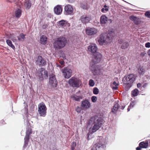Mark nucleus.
I'll use <instances>...</instances> for the list:
<instances>
[{"instance_id": "obj_17", "label": "nucleus", "mask_w": 150, "mask_h": 150, "mask_svg": "<svg viewBox=\"0 0 150 150\" xmlns=\"http://www.w3.org/2000/svg\"><path fill=\"white\" fill-rule=\"evenodd\" d=\"M130 19L133 21L134 23L137 25L139 24L140 23V21L139 18L137 17L133 16L129 17Z\"/></svg>"}, {"instance_id": "obj_45", "label": "nucleus", "mask_w": 150, "mask_h": 150, "mask_svg": "<svg viewBox=\"0 0 150 150\" xmlns=\"http://www.w3.org/2000/svg\"><path fill=\"white\" fill-rule=\"evenodd\" d=\"M81 110V108L79 107H77L76 109V111L78 112L79 113L80 112Z\"/></svg>"}, {"instance_id": "obj_51", "label": "nucleus", "mask_w": 150, "mask_h": 150, "mask_svg": "<svg viewBox=\"0 0 150 150\" xmlns=\"http://www.w3.org/2000/svg\"><path fill=\"white\" fill-rule=\"evenodd\" d=\"M118 43L120 44L122 43L123 42V40L122 39L119 40H118Z\"/></svg>"}, {"instance_id": "obj_23", "label": "nucleus", "mask_w": 150, "mask_h": 150, "mask_svg": "<svg viewBox=\"0 0 150 150\" xmlns=\"http://www.w3.org/2000/svg\"><path fill=\"white\" fill-rule=\"evenodd\" d=\"M47 38L45 35H42L41 36L40 39V43L43 45H45L47 43Z\"/></svg>"}, {"instance_id": "obj_36", "label": "nucleus", "mask_w": 150, "mask_h": 150, "mask_svg": "<svg viewBox=\"0 0 150 150\" xmlns=\"http://www.w3.org/2000/svg\"><path fill=\"white\" fill-rule=\"evenodd\" d=\"M90 69L92 71V72L93 73L94 72V60L92 59V62L90 63Z\"/></svg>"}, {"instance_id": "obj_46", "label": "nucleus", "mask_w": 150, "mask_h": 150, "mask_svg": "<svg viewBox=\"0 0 150 150\" xmlns=\"http://www.w3.org/2000/svg\"><path fill=\"white\" fill-rule=\"evenodd\" d=\"M145 47L146 48L150 47V42H148L145 44Z\"/></svg>"}, {"instance_id": "obj_52", "label": "nucleus", "mask_w": 150, "mask_h": 150, "mask_svg": "<svg viewBox=\"0 0 150 150\" xmlns=\"http://www.w3.org/2000/svg\"><path fill=\"white\" fill-rule=\"evenodd\" d=\"M48 26V25L47 24L43 25L42 26V28L44 29L46 28Z\"/></svg>"}, {"instance_id": "obj_49", "label": "nucleus", "mask_w": 150, "mask_h": 150, "mask_svg": "<svg viewBox=\"0 0 150 150\" xmlns=\"http://www.w3.org/2000/svg\"><path fill=\"white\" fill-rule=\"evenodd\" d=\"M0 124H5V122L4 121V120H2L0 121Z\"/></svg>"}, {"instance_id": "obj_39", "label": "nucleus", "mask_w": 150, "mask_h": 150, "mask_svg": "<svg viewBox=\"0 0 150 150\" xmlns=\"http://www.w3.org/2000/svg\"><path fill=\"white\" fill-rule=\"evenodd\" d=\"M25 5L26 8L29 9L31 6V4L29 1H27L26 2Z\"/></svg>"}, {"instance_id": "obj_27", "label": "nucleus", "mask_w": 150, "mask_h": 150, "mask_svg": "<svg viewBox=\"0 0 150 150\" xmlns=\"http://www.w3.org/2000/svg\"><path fill=\"white\" fill-rule=\"evenodd\" d=\"M86 31V34L88 35H92L94 34V29L92 28H87Z\"/></svg>"}, {"instance_id": "obj_48", "label": "nucleus", "mask_w": 150, "mask_h": 150, "mask_svg": "<svg viewBox=\"0 0 150 150\" xmlns=\"http://www.w3.org/2000/svg\"><path fill=\"white\" fill-rule=\"evenodd\" d=\"M70 25L69 23H68L66 21L65 26L69 27Z\"/></svg>"}, {"instance_id": "obj_53", "label": "nucleus", "mask_w": 150, "mask_h": 150, "mask_svg": "<svg viewBox=\"0 0 150 150\" xmlns=\"http://www.w3.org/2000/svg\"><path fill=\"white\" fill-rule=\"evenodd\" d=\"M137 87L138 88H139L141 86V84L140 83H138L137 85Z\"/></svg>"}, {"instance_id": "obj_29", "label": "nucleus", "mask_w": 150, "mask_h": 150, "mask_svg": "<svg viewBox=\"0 0 150 150\" xmlns=\"http://www.w3.org/2000/svg\"><path fill=\"white\" fill-rule=\"evenodd\" d=\"M6 42L7 44L10 47H11L13 50H15V48L14 45H13L11 41L9 40H7Z\"/></svg>"}, {"instance_id": "obj_19", "label": "nucleus", "mask_w": 150, "mask_h": 150, "mask_svg": "<svg viewBox=\"0 0 150 150\" xmlns=\"http://www.w3.org/2000/svg\"><path fill=\"white\" fill-rule=\"evenodd\" d=\"M91 20V18L89 17L82 16L81 17V21L83 23L86 24L89 22Z\"/></svg>"}, {"instance_id": "obj_25", "label": "nucleus", "mask_w": 150, "mask_h": 150, "mask_svg": "<svg viewBox=\"0 0 150 150\" xmlns=\"http://www.w3.org/2000/svg\"><path fill=\"white\" fill-rule=\"evenodd\" d=\"M148 141L146 140L145 142H141L139 144V146L142 148H146L148 146Z\"/></svg>"}, {"instance_id": "obj_55", "label": "nucleus", "mask_w": 150, "mask_h": 150, "mask_svg": "<svg viewBox=\"0 0 150 150\" xmlns=\"http://www.w3.org/2000/svg\"><path fill=\"white\" fill-rule=\"evenodd\" d=\"M11 40H12V41L13 42L16 41L17 40L16 39H15V38H12L11 39Z\"/></svg>"}, {"instance_id": "obj_38", "label": "nucleus", "mask_w": 150, "mask_h": 150, "mask_svg": "<svg viewBox=\"0 0 150 150\" xmlns=\"http://www.w3.org/2000/svg\"><path fill=\"white\" fill-rule=\"evenodd\" d=\"M32 133V129L30 128H28L26 132V134L30 135Z\"/></svg>"}, {"instance_id": "obj_58", "label": "nucleus", "mask_w": 150, "mask_h": 150, "mask_svg": "<svg viewBox=\"0 0 150 150\" xmlns=\"http://www.w3.org/2000/svg\"><path fill=\"white\" fill-rule=\"evenodd\" d=\"M125 106H122L120 108L122 110H123V109H124V108H125Z\"/></svg>"}, {"instance_id": "obj_30", "label": "nucleus", "mask_w": 150, "mask_h": 150, "mask_svg": "<svg viewBox=\"0 0 150 150\" xmlns=\"http://www.w3.org/2000/svg\"><path fill=\"white\" fill-rule=\"evenodd\" d=\"M72 98L76 101H79L80 99L82 98L81 96H77L76 95H74L71 97Z\"/></svg>"}, {"instance_id": "obj_56", "label": "nucleus", "mask_w": 150, "mask_h": 150, "mask_svg": "<svg viewBox=\"0 0 150 150\" xmlns=\"http://www.w3.org/2000/svg\"><path fill=\"white\" fill-rule=\"evenodd\" d=\"M141 148H142L140 147H138L136 148V150H141Z\"/></svg>"}, {"instance_id": "obj_9", "label": "nucleus", "mask_w": 150, "mask_h": 150, "mask_svg": "<svg viewBox=\"0 0 150 150\" xmlns=\"http://www.w3.org/2000/svg\"><path fill=\"white\" fill-rule=\"evenodd\" d=\"M105 34H101L98 38V41L99 44L102 45L108 44Z\"/></svg>"}, {"instance_id": "obj_62", "label": "nucleus", "mask_w": 150, "mask_h": 150, "mask_svg": "<svg viewBox=\"0 0 150 150\" xmlns=\"http://www.w3.org/2000/svg\"><path fill=\"white\" fill-rule=\"evenodd\" d=\"M97 100V98L96 96H94V102L96 101Z\"/></svg>"}, {"instance_id": "obj_24", "label": "nucleus", "mask_w": 150, "mask_h": 150, "mask_svg": "<svg viewBox=\"0 0 150 150\" xmlns=\"http://www.w3.org/2000/svg\"><path fill=\"white\" fill-rule=\"evenodd\" d=\"M88 52L90 54L94 55V44H92L88 47Z\"/></svg>"}, {"instance_id": "obj_37", "label": "nucleus", "mask_w": 150, "mask_h": 150, "mask_svg": "<svg viewBox=\"0 0 150 150\" xmlns=\"http://www.w3.org/2000/svg\"><path fill=\"white\" fill-rule=\"evenodd\" d=\"M113 84L115 86L112 87V89L113 90H117L118 89L117 86L119 85V83L116 82V81H114L113 82Z\"/></svg>"}, {"instance_id": "obj_5", "label": "nucleus", "mask_w": 150, "mask_h": 150, "mask_svg": "<svg viewBox=\"0 0 150 150\" xmlns=\"http://www.w3.org/2000/svg\"><path fill=\"white\" fill-rule=\"evenodd\" d=\"M47 108L44 103H40L38 105V111L40 116L45 117L46 115Z\"/></svg>"}, {"instance_id": "obj_64", "label": "nucleus", "mask_w": 150, "mask_h": 150, "mask_svg": "<svg viewBox=\"0 0 150 150\" xmlns=\"http://www.w3.org/2000/svg\"><path fill=\"white\" fill-rule=\"evenodd\" d=\"M90 125L89 124H88L87 126V128H90Z\"/></svg>"}, {"instance_id": "obj_18", "label": "nucleus", "mask_w": 150, "mask_h": 150, "mask_svg": "<svg viewBox=\"0 0 150 150\" xmlns=\"http://www.w3.org/2000/svg\"><path fill=\"white\" fill-rule=\"evenodd\" d=\"M93 123H92L91 125L92 127L89 128V132L87 134L88 140H89L93 137L92 136V135L94 132V126H93Z\"/></svg>"}, {"instance_id": "obj_8", "label": "nucleus", "mask_w": 150, "mask_h": 150, "mask_svg": "<svg viewBox=\"0 0 150 150\" xmlns=\"http://www.w3.org/2000/svg\"><path fill=\"white\" fill-rule=\"evenodd\" d=\"M36 62L37 65L40 66H45L47 64L46 60L40 56L38 57Z\"/></svg>"}, {"instance_id": "obj_31", "label": "nucleus", "mask_w": 150, "mask_h": 150, "mask_svg": "<svg viewBox=\"0 0 150 150\" xmlns=\"http://www.w3.org/2000/svg\"><path fill=\"white\" fill-rule=\"evenodd\" d=\"M119 108V106L118 104L116 103L115 104L113 107V108L112 109V112L115 113L118 110Z\"/></svg>"}, {"instance_id": "obj_63", "label": "nucleus", "mask_w": 150, "mask_h": 150, "mask_svg": "<svg viewBox=\"0 0 150 150\" xmlns=\"http://www.w3.org/2000/svg\"><path fill=\"white\" fill-rule=\"evenodd\" d=\"M147 85V84L145 83L144 85L143 86V87L144 88H145L146 86Z\"/></svg>"}, {"instance_id": "obj_54", "label": "nucleus", "mask_w": 150, "mask_h": 150, "mask_svg": "<svg viewBox=\"0 0 150 150\" xmlns=\"http://www.w3.org/2000/svg\"><path fill=\"white\" fill-rule=\"evenodd\" d=\"M59 63L61 65H62L64 64V62L63 61H60Z\"/></svg>"}, {"instance_id": "obj_32", "label": "nucleus", "mask_w": 150, "mask_h": 150, "mask_svg": "<svg viewBox=\"0 0 150 150\" xmlns=\"http://www.w3.org/2000/svg\"><path fill=\"white\" fill-rule=\"evenodd\" d=\"M145 71V69L143 67H140L138 69V72L140 74H144Z\"/></svg>"}, {"instance_id": "obj_10", "label": "nucleus", "mask_w": 150, "mask_h": 150, "mask_svg": "<svg viewBox=\"0 0 150 150\" xmlns=\"http://www.w3.org/2000/svg\"><path fill=\"white\" fill-rule=\"evenodd\" d=\"M62 73H63L64 77L68 79L71 75L72 70L70 69L65 68L63 69Z\"/></svg>"}, {"instance_id": "obj_13", "label": "nucleus", "mask_w": 150, "mask_h": 150, "mask_svg": "<svg viewBox=\"0 0 150 150\" xmlns=\"http://www.w3.org/2000/svg\"><path fill=\"white\" fill-rule=\"evenodd\" d=\"M102 54L98 52H94V64L99 63L102 59Z\"/></svg>"}, {"instance_id": "obj_44", "label": "nucleus", "mask_w": 150, "mask_h": 150, "mask_svg": "<svg viewBox=\"0 0 150 150\" xmlns=\"http://www.w3.org/2000/svg\"><path fill=\"white\" fill-rule=\"evenodd\" d=\"M108 11V9L106 8H103L101 9V11L103 12H105L106 11Z\"/></svg>"}, {"instance_id": "obj_61", "label": "nucleus", "mask_w": 150, "mask_h": 150, "mask_svg": "<svg viewBox=\"0 0 150 150\" xmlns=\"http://www.w3.org/2000/svg\"><path fill=\"white\" fill-rule=\"evenodd\" d=\"M148 54L149 57H150V49L148 51Z\"/></svg>"}, {"instance_id": "obj_42", "label": "nucleus", "mask_w": 150, "mask_h": 150, "mask_svg": "<svg viewBox=\"0 0 150 150\" xmlns=\"http://www.w3.org/2000/svg\"><path fill=\"white\" fill-rule=\"evenodd\" d=\"M145 15L148 18H150V11H146L145 13Z\"/></svg>"}, {"instance_id": "obj_20", "label": "nucleus", "mask_w": 150, "mask_h": 150, "mask_svg": "<svg viewBox=\"0 0 150 150\" xmlns=\"http://www.w3.org/2000/svg\"><path fill=\"white\" fill-rule=\"evenodd\" d=\"M30 135L26 134V135L24 138V144L23 146V149H24L26 147L28 144L29 139H30Z\"/></svg>"}, {"instance_id": "obj_28", "label": "nucleus", "mask_w": 150, "mask_h": 150, "mask_svg": "<svg viewBox=\"0 0 150 150\" xmlns=\"http://www.w3.org/2000/svg\"><path fill=\"white\" fill-rule=\"evenodd\" d=\"M25 35H24L23 33L20 34L19 36H17L18 41H23L25 38Z\"/></svg>"}, {"instance_id": "obj_60", "label": "nucleus", "mask_w": 150, "mask_h": 150, "mask_svg": "<svg viewBox=\"0 0 150 150\" xmlns=\"http://www.w3.org/2000/svg\"><path fill=\"white\" fill-rule=\"evenodd\" d=\"M56 64H57V67H61V66L59 64H58L57 63Z\"/></svg>"}, {"instance_id": "obj_34", "label": "nucleus", "mask_w": 150, "mask_h": 150, "mask_svg": "<svg viewBox=\"0 0 150 150\" xmlns=\"http://www.w3.org/2000/svg\"><path fill=\"white\" fill-rule=\"evenodd\" d=\"M139 91L137 89H134L132 92V95L133 96H137L139 94Z\"/></svg>"}, {"instance_id": "obj_21", "label": "nucleus", "mask_w": 150, "mask_h": 150, "mask_svg": "<svg viewBox=\"0 0 150 150\" xmlns=\"http://www.w3.org/2000/svg\"><path fill=\"white\" fill-rule=\"evenodd\" d=\"M102 69V68L99 65L96 66L95 67L94 66V75L100 74Z\"/></svg>"}, {"instance_id": "obj_41", "label": "nucleus", "mask_w": 150, "mask_h": 150, "mask_svg": "<svg viewBox=\"0 0 150 150\" xmlns=\"http://www.w3.org/2000/svg\"><path fill=\"white\" fill-rule=\"evenodd\" d=\"M89 84L90 86H94V83L93 80L92 79L90 80L89 81Z\"/></svg>"}, {"instance_id": "obj_14", "label": "nucleus", "mask_w": 150, "mask_h": 150, "mask_svg": "<svg viewBox=\"0 0 150 150\" xmlns=\"http://www.w3.org/2000/svg\"><path fill=\"white\" fill-rule=\"evenodd\" d=\"M64 11L68 14L71 15L73 12V8L70 5H66L64 7Z\"/></svg>"}, {"instance_id": "obj_50", "label": "nucleus", "mask_w": 150, "mask_h": 150, "mask_svg": "<svg viewBox=\"0 0 150 150\" xmlns=\"http://www.w3.org/2000/svg\"><path fill=\"white\" fill-rule=\"evenodd\" d=\"M97 49L98 48L96 46V45L94 44V52H97L96 51L97 50Z\"/></svg>"}, {"instance_id": "obj_7", "label": "nucleus", "mask_w": 150, "mask_h": 150, "mask_svg": "<svg viewBox=\"0 0 150 150\" xmlns=\"http://www.w3.org/2000/svg\"><path fill=\"white\" fill-rule=\"evenodd\" d=\"M49 84L53 87H56L57 84V81L55 76L53 74L50 75Z\"/></svg>"}, {"instance_id": "obj_16", "label": "nucleus", "mask_w": 150, "mask_h": 150, "mask_svg": "<svg viewBox=\"0 0 150 150\" xmlns=\"http://www.w3.org/2000/svg\"><path fill=\"white\" fill-rule=\"evenodd\" d=\"M62 11V6L60 5H57L54 8V11L55 13L57 15L60 14Z\"/></svg>"}, {"instance_id": "obj_33", "label": "nucleus", "mask_w": 150, "mask_h": 150, "mask_svg": "<svg viewBox=\"0 0 150 150\" xmlns=\"http://www.w3.org/2000/svg\"><path fill=\"white\" fill-rule=\"evenodd\" d=\"M66 21V20H62L58 22L57 23L61 27H64L65 26Z\"/></svg>"}, {"instance_id": "obj_2", "label": "nucleus", "mask_w": 150, "mask_h": 150, "mask_svg": "<svg viewBox=\"0 0 150 150\" xmlns=\"http://www.w3.org/2000/svg\"><path fill=\"white\" fill-rule=\"evenodd\" d=\"M67 40L63 37L57 38L54 43V47L55 49H60L64 47L67 43Z\"/></svg>"}, {"instance_id": "obj_15", "label": "nucleus", "mask_w": 150, "mask_h": 150, "mask_svg": "<svg viewBox=\"0 0 150 150\" xmlns=\"http://www.w3.org/2000/svg\"><path fill=\"white\" fill-rule=\"evenodd\" d=\"M90 105V103L88 100H85L81 102V106L83 109H86L89 108Z\"/></svg>"}, {"instance_id": "obj_26", "label": "nucleus", "mask_w": 150, "mask_h": 150, "mask_svg": "<svg viewBox=\"0 0 150 150\" xmlns=\"http://www.w3.org/2000/svg\"><path fill=\"white\" fill-rule=\"evenodd\" d=\"M108 21V18L105 15H103L100 18V21L101 24H105Z\"/></svg>"}, {"instance_id": "obj_40", "label": "nucleus", "mask_w": 150, "mask_h": 150, "mask_svg": "<svg viewBox=\"0 0 150 150\" xmlns=\"http://www.w3.org/2000/svg\"><path fill=\"white\" fill-rule=\"evenodd\" d=\"M76 146V142H73L71 146V150H74Z\"/></svg>"}, {"instance_id": "obj_4", "label": "nucleus", "mask_w": 150, "mask_h": 150, "mask_svg": "<svg viewBox=\"0 0 150 150\" xmlns=\"http://www.w3.org/2000/svg\"><path fill=\"white\" fill-rule=\"evenodd\" d=\"M135 78L133 74H130L124 77L123 81L124 83L126 84H131L135 80Z\"/></svg>"}, {"instance_id": "obj_6", "label": "nucleus", "mask_w": 150, "mask_h": 150, "mask_svg": "<svg viewBox=\"0 0 150 150\" xmlns=\"http://www.w3.org/2000/svg\"><path fill=\"white\" fill-rule=\"evenodd\" d=\"M105 34L108 43L112 42L115 36V33L114 31L112 30H109L107 33Z\"/></svg>"}, {"instance_id": "obj_43", "label": "nucleus", "mask_w": 150, "mask_h": 150, "mask_svg": "<svg viewBox=\"0 0 150 150\" xmlns=\"http://www.w3.org/2000/svg\"><path fill=\"white\" fill-rule=\"evenodd\" d=\"M99 91L97 88H94V94H97L98 93Z\"/></svg>"}, {"instance_id": "obj_35", "label": "nucleus", "mask_w": 150, "mask_h": 150, "mask_svg": "<svg viewBox=\"0 0 150 150\" xmlns=\"http://www.w3.org/2000/svg\"><path fill=\"white\" fill-rule=\"evenodd\" d=\"M129 44L127 42H124L121 46V48L123 49L127 48L129 46Z\"/></svg>"}, {"instance_id": "obj_57", "label": "nucleus", "mask_w": 150, "mask_h": 150, "mask_svg": "<svg viewBox=\"0 0 150 150\" xmlns=\"http://www.w3.org/2000/svg\"><path fill=\"white\" fill-rule=\"evenodd\" d=\"M131 108V107H130V106H128V108H127V111H129L130 110V108Z\"/></svg>"}, {"instance_id": "obj_11", "label": "nucleus", "mask_w": 150, "mask_h": 150, "mask_svg": "<svg viewBox=\"0 0 150 150\" xmlns=\"http://www.w3.org/2000/svg\"><path fill=\"white\" fill-rule=\"evenodd\" d=\"M103 123V121L100 118L94 121V132L98 130L101 127Z\"/></svg>"}, {"instance_id": "obj_12", "label": "nucleus", "mask_w": 150, "mask_h": 150, "mask_svg": "<svg viewBox=\"0 0 150 150\" xmlns=\"http://www.w3.org/2000/svg\"><path fill=\"white\" fill-rule=\"evenodd\" d=\"M103 140L101 139L99 142L97 143L96 144L95 149L94 150H104L105 147V145L102 143Z\"/></svg>"}, {"instance_id": "obj_22", "label": "nucleus", "mask_w": 150, "mask_h": 150, "mask_svg": "<svg viewBox=\"0 0 150 150\" xmlns=\"http://www.w3.org/2000/svg\"><path fill=\"white\" fill-rule=\"evenodd\" d=\"M22 10L21 9L17 8L16 9L15 11V16L17 18H19L22 14Z\"/></svg>"}, {"instance_id": "obj_3", "label": "nucleus", "mask_w": 150, "mask_h": 150, "mask_svg": "<svg viewBox=\"0 0 150 150\" xmlns=\"http://www.w3.org/2000/svg\"><path fill=\"white\" fill-rule=\"evenodd\" d=\"M69 85L73 87L78 88L81 84V80L78 78L73 77H71L68 81Z\"/></svg>"}, {"instance_id": "obj_47", "label": "nucleus", "mask_w": 150, "mask_h": 150, "mask_svg": "<svg viewBox=\"0 0 150 150\" xmlns=\"http://www.w3.org/2000/svg\"><path fill=\"white\" fill-rule=\"evenodd\" d=\"M135 105V103L134 102H132L130 104L129 106H130L131 108H132Z\"/></svg>"}, {"instance_id": "obj_59", "label": "nucleus", "mask_w": 150, "mask_h": 150, "mask_svg": "<svg viewBox=\"0 0 150 150\" xmlns=\"http://www.w3.org/2000/svg\"><path fill=\"white\" fill-rule=\"evenodd\" d=\"M91 100L93 102H94V96H92L91 97Z\"/></svg>"}, {"instance_id": "obj_1", "label": "nucleus", "mask_w": 150, "mask_h": 150, "mask_svg": "<svg viewBox=\"0 0 150 150\" xmlns=\"http://www.w3.org/2000/svg\"><path fill=\"white\" fill-rule=\"evenodd\" d=\"M35 75L38 81H43L44 79H47L48 77L47 71L42 68H40L37 71Z\"/></svg>"}]
</instances>
